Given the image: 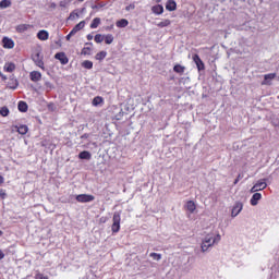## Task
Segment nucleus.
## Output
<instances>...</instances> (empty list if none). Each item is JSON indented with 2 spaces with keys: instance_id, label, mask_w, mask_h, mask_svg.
<instances>
[{
  "instance_id": "nucleus-1",
  "label": "nucleus",
  "mask_w": 279,
  "mask_h": 279,
  "mask_svg": "<svg viewBox=\"0 0 279 279\" xmlns=\"http://www.w3.org/2000/svg\"><path fill=\"white\" fill-rule=\"evenodd\" d=\"M221 241V235L217 234V236L215 238V235L213 233L207 234L203 242H202V252H208V247H213L215 245V243H219Z\"/></svg>"
},
{
  "instance_id": "nucleus-2",
  "label": "nucleus",
  "mask_w": 279,
  "mask_h": 279,
  "mask_svg": "<svg viewBox=\"0 0 279 279\" xmlns=\"http://www.w3.org/2000/svg\"><path fill=\"white\" fill-rule=\"evenodd\" d=\"M112 221H113L111 227L112 232H119V230H121V213L116 211L113 214Z\"/></svg>"
},
{
  "instance_id": "nucleus-3",
  "label": "nucleus",
  "mask_w": 279,
  "mask_h": 279,
  "mask_svg": "<svg viewBox=\"0 0 279 279\" xmlns=\"http://www.w3.org/2000/svg\"><path fill=\"white\" fill-rule=\"evenodd\" d=\"M267 186V179H260L256 182V184L253 185L251 189V193H258V191H265V187Z\"/></svg>"
},
{
  "instance_id": "nucleus-4",
  "label": "nucleus",
  "mask_w": 279,
  "mask_h": 279,
  "mask_svg": "<svg viewBox=\"0 0 279 279\" xmlns=\"http://www.w3.org/2000/svg\"><path fill=\"white\" fill-rule=\"evenodd\" d=\"M95 196L90 194H80L76 195V202H80L81 204H86L88 202H94Z\"/></svg>"
},
{
  "instance_id": "nucleus-5",
  "label": "nucleus",
  "mask_w": 279,
  "mask_h": 279,
  "mask_svg": "<svg viewBox=\"0 0 279 279\" xmlns=\"http://www.w3.org/2000/svg\"><path fill=\"white\" fill-rule=\"evenodd\" d=\"M278 77L276 73H269L264 75V81L262 82V86H271V82Z\"/></svg>"
},
{
  "instance_id": "nucleus-6",
  "label": "nucleus",
  "mask_w": 279,
  "mask_h": 279,
  "mask_svg": "<svg viewBox=\"0 0 279 279\" xmlns=\"http://www.w3.org/2000/svg\"><path fill=\"white\" fill-rule=\"evenodd\" d=\"M32 58L36 66H39V69H43V71H45V62L43 61V57L40 56V52H36L35 54H33Z\"/></svg>"
},
{
  "instance_id": "nucleus-7",
  "label": "nucleus",
  "mask_w": 279,
  "mask_h": 279,
  "mask_svg": "<svg viewBox=\"0 0 279 279\" xmlns=\"http://www.w3.org/2000/svg\"><path fill=\"white\" fill-rule=\"evenodd\" d=\"M243 210V203L236 202L232 208L231 217H236Z\"/></svg>"
},
{
  "instance_id": "nucleus-8",
  "label": "nucleus",
  "mask_w": 279,
  "mask_h": 279,
  "mask_svg": "<svg viewBox=\"0 0 279 279\" xmlns=\"http://www.w3.org/2000/svg\"><path fill=\"white\" fill-rule=\"evenodd\" d=\"M56 60H59L61 64H69V58L64 52H58L54 54Z\"/></svg>"
},
{
  "instance_id": "nucleus-9",
  "label": "nucleus",
  "mask_w": 279,
  "mask_h": 279,
  "mask_svg": "<svg viewBox=\"0 0 279 279\" xmlns=\"http://www.w3.org/2000/svg\"><path fill=\"white\" fill-rule=\"evenodd\" d=\"M2 45H3L4 49H14V40H12L8 37H3Z\"/></svg>"
},
{
  "instance_id": "nucleus-10",
  "label": "nucleus",
  "mask_w": 279,
  "mask_h": 279,
  "mask_svg": "<svg viewBox=\"0 0 279 279\" xmlns=\"http://www.w3.org/2000/svg\"><path fill=\"white\" fill-rule=\"evenodd\" d=\"M193 60L198 69V71H204V61L199 58V54H194Z\"/></svg>"
},
{
  "instance_id": "nucleus-11",
  "label": "nucleus",
  "mask_w": 279,
  "mask_h": 279,
  "mask_svg": "<svg viewBox=\"0 0 279 279\" xmlns=\"http://www.w3.org/2000/svg\"><path fill=\"white\" fill-rule=\"evenodd\" d=\"M32 82H40L43 80V74L38 71H33L29 73Z\"/></svg>"
},
{
  "instance_id": "nucleus-12",
  "label": "nucleus",
  "mask_w": 279,
  "mask_h": 279,
  "mask_svg": "<svg viewBox=\"0 0 279 279\" xmlns=\"http://www.w3.org/2000/svg\"><path fill=\"white\" fill-rule=\"evenodd\" d=\"M260 199H263V195L260 193H255L251 198V206H258Z\"/></svg>"
},
{
  "instance_id": "nucleus-13",
  "label": "nucleus",
  "mask_w": 279,
  "mask_h": 279,
  "mask_svg": "<svg viewBox=\"0 0 279 279\" xmlns=\"http://www.w3.org/2000/svg\"><path fill=\"white\" fill-rule=\"evenodd\" d=\"M86 25L85 21H81L78 24H76L73 29L71 31V35H75L77 32H80L81 29H84Z\"/></svg>"
},
{
  "instance_id": "nucleus-14",
  "label": "nucleus",
  "mask_w": 279,
  "mask_h": 279,
  "mask_svg": "<svg viewBox=\"0 0 279 279\" xmlns=\"http://www.w3.org/2000/svg\"><path fill=\"white\" fill-rule=\"evenodd\" d=\"M186 210H189V213H191V215H193V213H195V210L197 209V205H195V202L193 201H189L185 205Z\"/></svg>"
},
{
  "instance_id": "nucleus-15",
  "label": "nucleus",
  "mask_w": 279,
  "mask_h": 279,
  "mask_svg": "<svg viewBox=\"0 0 279 279\" xmlns=\"http://www.w3.org/2000/svg\"><path fill=\"white\" fill-rule=\"evenodd\" d=\"M177 8L178 4L173 0H169L166 4V10H168L169 12H175Z\"/></svg>"
},
{
  "instance_id": "nucleus-16",
  "label": "nucleus",
  "mask_w": 279,
  "mask_h": 279,
  "mask_svg": "<svg viewBox=\"0 0 279 279\" xmlns=\"http://www.w3.org/2000/svg\"><path fill=\"white\" fill-rule=\"evenodd\" d=\"M78 158L81 160H90V158H93V155L88 150H83L78 154Z\"/></svg>"
},
{
  "instance_id": "nucleus-17",
  "label": "nucleus",
  "mask_w": 279,
  "mask_h": 279,
  "mask_svg": "<svg viewBox=\"0 0 279 279\" xmlns=\"http://www.w3.org/2000/svg\"><path fill=\"white\" fill-rule=\"evenodd\" d=\"M39 40H49V33L47 31H39L37 34Z\"/></svg>"
},
{
  "instance_id": "nucleus-18",
  "label": "nucleus",
  "mask_w": 279,
  "mask_h": 279,
  "mask_svg": "<svg viewBox=\"0 0 279 279\" xmlns=\"http://www.w3.org/2000/svg\"><path fill=\"white\" fill-rule=\"evenodd\" d=\"M8 88H11L12 90H16L19 88V81L15 78H11L10 82L8 83Z\"/></svg>"
},
{
  "instance_id": "nucleus-19",
  "label": "nucleus",
  "mask_w": 279,
  "mask_h": 279,
  "mask_svg": "<svg viewBox=\"0 0 279 279\" xmlns=\"http://www.w3.org/2000/svg\"><path fill=\"white\" fill-rule=\"evenodd\" d=\"M17 129L19 134H21L22 136H24V134H27V132H29V128H27V125L23 124L20 126H15Z\"/></svg>"
},
{
  "instance_id": "nucleus-20",
  "label": "nucleus",
  "mask_w": 279,
  "mask_h": 279,
  "mask_svg": "<svg viewBox=\"0 0 279 279\" xmlns=\"http://www.w3.org/2000/svg\"><path fill=\"white\" fill-rule=\"evenodd\" d=\"M154 14H162L165 12V8L161 4H157L151 8Z\"/></svg>"
},
{
  "instance_id": "nucleus-21",
  "label": "nucleus",
  "mask_w": 279,
  "mask_h": 279,
  "mask_svg": "<svg viewBox=\"0 0 279 279\" xmlns=\"http://www.w3.org/2000/svg\"><path fill=\"white\" fill-rule=\"evenodd\" d=\"M27 29H29V24H20L16 27V32H19V34H23V33L27 32Z\"/></svg>"
},
{
  "instance_id": "nucleus-22",
  "label": "nucleus",
  "mask_w": 279,
  "mask_h": 279,
  "mask_svg": "<svg viewBox=\"0 0 279 279\" xmlns=\"http://www.w3.org/2000/svg\"><path fill=\"white\" fill-rule=\"evenodd\" d=\"M101 24V19L95 17L90 24L92 29H97L99 25Z\"/></svg>"
},
{
  "instance_id": "nucleus-23",
  "label": "nucleus",
  "mask_w": 279,
  "mask_h": 279,
  "mask_svg": "<svg viewBox=\"0 0 279 279\" xmlns=\"http://www.w3.org/2000/svg\"><path fill=\"white\" fill-rule=\"evenodd\" d=\"M15 69H16V65L14 63H7L4 65V71H7L8 73L14 72Z\"/></svg>"
},
{
  "instance_id": "nucleus-24",
  "label": "nucleus",
  "mask_w": 279,
  "mask_h": 279,
  "mask_svg": "<svg viewBox=\"0 0 279 279\" xmlns=\"http://www.w3.org/2000/svg\"><path fill=\"white\" fill-rule=\"evenodd\" d=\"M10 5H12V1H10V0H2V1H0L1 10H5V8H10Z\"/></svg>"
},
{
  "instance_id": "nucleus-25",
  "label": "nucleus",
  "mask_w": 279,
  "mask_h": 279,
  "mask_svg": "<svg viewBox=\"0 0 279 279\" xmlns=\"http://www.w3.org/2000/svg\"><path fill=\"white\" fill-rule=\"evenodd\" d=\"M185 70H186V68L183 66V65H180V64H177L173 68V72L174 73H180V74L184 73Z\"/></svg>"
},
{
  "instance_id": "nucleus-26",
  "label": "nucleus",
  "mask_w": 279,
  "mask_h": 279,
  "mask_svg": "<svg viewBox=\"0 0 279 279\" xmlns=\"http://www.w3.org/2000/svg\"><path fill=\"white\" fill-rule=\"evenodd\" d=\"M157 27H169V25H171V20H163L162 22H159L156 24Z\"/></svg>"
},
{
  "instance_id": "nucleus-27",
  "label": "nucleus",
  "mask_w": 279,
  "mask_h": 279,
  "mask_svg": "<svg viewBox=\"0 0 279 279\" xmlns=\"http://www.w3.org/2000/svg\"><path fill=\"white\" fill-rule=\"evenodd\" d=\"M17 108L20 112H27V104L25 101H20Z\"/></svg>"
},
{
  "instance_id": "nucleus-28",
  "label": "nucleus",
  "mask_w": 279,
  "mask_h": 279,
  "mask_svg": "<svg viewBox=\"0 0 279 279\" xmlns=\"http://www.w3.org/2000/svg\"><path fill=\"white\" fill-rule=\"evenodd\" d=\"M129 24H130V22H128V20L122 19L117 22V27H128Z\"/></svg>"
},
{
  "instance_id": "nucleus-29",
  "label": "nucleus",
  "mask_w": 279,
  "mask_h": 279,
  "mask_svg": "<svg viewBox=\"0 0 279 279\" xmlns=\"http://www.w3.org/2000/svg\"><path fill=\"white\" fill-rule=\"evenodd\" d=\"M105 43L106 45H112V43H114V37L112 35H106Z\"/></svg>"
},
{
  "instance_id": "nucleus-30",
  "label": "nucleus",
  "mask_w": 279,
  "mask_h": 279,
  "mask_svg": "<svg viewBox=\"0 0 279 279\" xmlns=\"http://www.w3.org/2000/svg\"><path fill=\"white\" fill-rule=\"evenodd\" d=\"M101 104H104V98L97 96L93 99V106H99Z\"/></svg>"
},
{
  "instance_id": "nucleus-31",
  "label": "nucleus",
  "mask_w": 279,
  "mask_h": 279,
  "mask_svg": "<svg viewBox=\"0 0 279 279\" xmlns=\"http://www.w3.org/2000/svg\"><path fill=\"white\" fill-rule=\"evenodd\" d=\"M0 114L1 117H8V114H10V109H8V107H1L0 108Z\"/></svg>"
},
{
  "instance_id": "nucleus-32",
  "label": "nucleus",
  "mask_w": 279,
  "mask_h": 279,
  "mask_svg": "<svg viewBox=\"0 0 279 279\" xmlns=\"http://www.w3.org/2000/svg\"><path fill=\"white\" fill-rule=\"evenodd\" d=\"M76 19H80V14L73 11L72 13H70L68 21H75Z\"/></svg>"
},
{
  "instance_id": "nucleus-33",
  "label": "nucleus",
  "mask_w": 279,
  "mask_h": 279,
  "mask_svg": "<svg viewBox=\"0 0 279 279\" xmlns=\"http://www.w3.org/2000/svg\"><path fill=\"white\" fill-rule=\"evenodd\" d=\"M150 258H153L154 260H161L162 255L158 254V253H150L149 254Z\"/></svg>"
},
{
  "instance_id": "nucleus-34",
  "label": "nucleus",
  "mask_w": 279,
  "mask_h": 279,
  "mask_svg": "<svg viewBox=\"0 0 279 279\" xmlns=\"http://www.w3.org/2000/svg\"><path fill=\"white\" fill-rule=\"evenodd\" d=\"M82 66H84V69H93V62L89 60H86L82 63Z\"/></svg>"
},
{
  "instance_id": "nucleus-35",
  "label": "nucleus",
  "mask_w": 279,
  "mask_h": 279,
  "mask_svg": "<svg viewBox=\"0 0 279 279\" xmlns=\"http://www.w3.org/2000/svg\"><path fill=\"white\" fill-rule=\"evenodd\" d=\"M106 56H107L106 51H100L96 54V60H104Z\"/></svg>"
},
{
  "instance_id": "nucleus-36",
  "label": "nucleus",
  "mask_w": 279,
  "mask_h": 279,
  "mask_svg": "<svg viewBox=\"0 0 279 279\" xmlns=\"http://www.w3.org/2000/svg\"><path fill=\"white\" fill-rule=\"evenodd\" d=\"M45 86H46L47 93H49V90H53V84L51 82L47 81L45 83Z\"/></svg>"
},
{
  "instance_id": "nucleus-37",
  "label": "nucleus",
  "mask_w": 279,
  "mask_h": 279,
  "mask_svg": "<svg viewBox=\"0 0 279 279\" xmlns=\"http://www.w3.org/2000/svg\"><path fill=\"white\" fill-rule=\"evenodd\" d=\"M95 43H104V37L101 34H97L94 38Z\"/></svg>"
},
{
  "instance_id": "nucleus-38",
  "label": "nucleus",
  "mask_w": 279,
  "mask_h": 279,
  "mask_svg": "<svg viewBox=\"0 0 279 279\" xmlns=\"http://www.w3.org/2000/svg\"><path fill=\"white\" fill-rule=\"evenodd\" d=\"M82 54L83 56H89L90 54V48H88V47L83 48L82 49Z\"/></svg>"
},
{
  "instance_id": "nucleus-39",
  "label": "nucleus",
  "mask_w": 279,
  "mask_h": 279,
  "mask_svg": "<svg viewBox=\"0 0 279 279\" xmlns=\"http://www.w3.org/2000/svg\"><path fill=\"white\" fill-rule=\"evenodd\" d=\"M135 8H136V5L134 3H131L128 7H125V10H126V12H130L132 10H135Z\"/></svg>"
},
{
  "instance_id": "nucleus-40",
  "label": "nucleus",
  "mask_w": 279,
  "mask_h": 279,
  "mask_svg": "<svg viewBox=\"0 0 279 279\" xmlns=\"http://www.w3.org/2000/svg\"><path fill=\"white\" fill-rule=\"evenodd\" d=\"M36 279H49V278L44 276L43 274H37Z\"/></svg>"
},
{
  "instance_id": "nucleus-41",
  "label": "nucleus",
  "mask_w": 279,
  "mask_h": 279,
  "mask_svg": "<svg viewBox=\"0 0 279 279\" xmlns=\"http://www.w3.org/2000/svg\"><path fill=\"white\" fill-rule=\"evenodd\" d=\"M59 5H60V8H66V5H69V2H66V1H61V2L59 3Z\"/></svg>"
},
{
  "instance_id": "nucleus-42",
  "label": "nucleus",
  "mask_w": 279,
  "mask_h": 279,
  "mask_svg": "<svg viewBox=\"0 0 279 279\" xmlns=\"http://www.w3.org/2000/svg\"><path fill=\"white\" fill-rule=\"evenodd\" d=\"M56 8H58V5L56 4V2H51V3L49 4V9H50V10H56Z\"/></svg>"
},
{
  "instance_id": "nucleus-43",
  "label": "nucleus",
  "mask_w": 279,
  "mask_h": 279,
  "mask_svg": "<svg viewBox=\"0 0 279 279\" xmlns=\"http://www.w3.org/2000/svg\"><path fill=\"white\" fill-rule=\"evenodd\" d=\"M5 196H7L5 191L0 190V197H1V199H5Z\"/></svg>"
},
{
  "instance_id": "nucleus-44",
  "label": "nucleus",
  "mask_w": 279,
  "mask_h": 279,
  "mask_svg": "<svg viewBox=\"0 0 279 279\" xmlns=\"http://www.w3.org/2000/svg\"><path fill=\"white\" fill-rule=\"evenodd\" d=\"M243 175L239 174L238 178L234 180L233 184H239V180H241Z\"/></svg>"
},
{
  "instance_id": "nucleus-45",
  "label": "nucleus",
  "mask_w": 279,
  "mask_h": 279,
  "mask_svg": "<svg viewBox=\"0 0 279 279\" xmlns=\"http://www.w3.org/2000/svg\"><path fill=\"white\" fill-rule=\"evenodd\" d=\"M3 258H5V254H3V253L0 251V260H3Z\"/></svg>"
},
{
  "instance_id": "nucleus-46",
  "label": "nucleus",
  "mask_w": 279,
  "mask_h": 279,
  "mask_svg": "<svg viewBox=\"0 0 279 279\" xmlns=\"http://www.w3.org/2000/svg\"><path fill=\"white\" fill-rule=\"evenodd\" d=\"M74 36V35H71V32L69 35H66V40H71V37Z\"/></svg>"
},
{
  "instance_id": "nucleus-47",
  "label": "nucleus",
  "mask_w": 279,
  "mask_h": 279,
  "mask_svg": "<svg viewBox=\"0 0 279 279\" xmlns=\"http://www.w3.org/2000/svg\"><path fill=\"white\" fill-rule=\"evenodd\" d=\"M3 182H4V179L2 175H0V184H3Z\"/></svg>"
},
{
  "instance_id": "nucleus-48",
  "label": "nucleus",
  "mask_w": 279,
  "mask_h": 279,
  "mask_svg": "<svg viewBox=\"0 0 279 279\" xmlns=\"http://www.w3.org/2000/svg\"><path fill=\"white\" fill-rule=\"evenodd\" d=\"M87 40H93V35H87Z\"/></svg>"
},
{
  "instance_id": "nucleus-49",
  "label": "nucleus",
  "mask_w": 279,
  "mask_h": 279,
  "mask_svg": "<svg viewBox=\"0 0 279 279\" xmlns=\"http://www.w3.org/2000/svg\"><path fill=\"white\" fill-rule=\"evenodd\" d=\"M49 110H53V105L48 106Z\"/></svg>"
},
{
  "instance_id": "nucleus-50",
  "label": "nucleus",
  "mask_w": 279,
  "mask_h": 279,
  "mask_svg": "<svg viewBox=\"0 0 279 279\" xmlns=\"http://www.w3.org/2000/svg\"><path fill=\"white\" fill-rule=\"evenodd\" d=\"M156 1V3H160V1H162V0H155Z\"/></svg>"
},
{
  "instance_id": "nucleus-51",
  "label": "nucleus",
  "mask_w": 279,
  "mask_h": 279,
  "mask_svg": "<svg viewBox=\"0 0 279 279\" xmlns=\"http://www.w3.org/2000/svg\"><path fill=\"white\" fill-rule=\"evenodd\" d=\"M3 235V231H0V236H2Z\"/></svg>"
},
{
  "instance_id": "nucleus-52",
  "label": "nucleus",
  "mask_w": 279,
  "mask_h": 279,
  "mask_svg": "<svg viewBox=\"0 0 279 279\" xmlns=\"http://www.w3.org/2000/svg\"><path fill=\"white\" fill-rule=\"evenodd\" d=\"M80 2L84 1V0H78Z\"/></svg>"
},
{
  "instance_id": "nucleus-53",
  "label": "nucleus",
  "mask_w": 279,
  "mask_h": 279,
  "mask_svg": "<svg viewBox=\"0 0 279 279\" xmlns=\"http://www.w3.org/2000/svg\"><path fill=\"white\" fill-rule=\"evenodd\" d=\"M3 77V80H5V76H2Z\"/></svg>"
}]
</instances>
